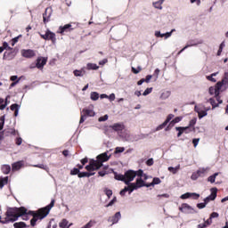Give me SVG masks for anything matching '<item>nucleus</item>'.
Instances as JSON below:
<instances>
[{
	"instance_id": "f257e3e1",
	"label": "nucleus",
	"mask_w": 228,
	"mask_h": 228,
	"mask_svg": "<svg viewBox=\"0 0 228 228\" xmlns=\"http://www.w3.org/2000/svg\"><path fill=\"white\" fill-rule=\"evenodd\" d=\"M56 200H52L51 203L47 205L45 208H41L36 211L33 210H28L25 207H20V209H23V214L20 216L22 220L28 221L29 220V216H33L30 220V225L31 227H35L37 225V222L38 220H44L51 213V209L54 208V203Z\"/></svg>"
},
{
	"instance_id": "72a5a7b5",
	"label": "nucleus",
	"mask_w": 228,
	"mask_h": 228,
	"mask_svg": "<svg viewBox=\"0 0 228 228\" xmlns=\"http://www.w3.org/2000/svg\"><path fill=\"white\" fill-rule=\"evenodd\" d=\"M74 76H76V77H83L84 74H83V70H78V69H75L73 71Z\"/></svg>"
},
{
	"instance_id": "680f3d73",
	"label": "nucleus",
	"mask_w": 228,
	"mask_h": 228,
	"mask_svg": "<svg viewBox=\"0 0 228 228\" xmlns=\"http://www.w3.org/2000/svg\"><path fill=\"white\" fill-rule=\"evenodd\" d=\"M108 120V115L99 118V122H106Z\"/></svg>"
},
{
	"instance_id": "9b49d317",
	"label": "nucleus",
	"mask_w": 228,
	"mask_h": 228,
	"mask_svg": "<svg viewBox=\"0 0 228 228\" xmlns=\"http://www.w3.org/2000/svg\"><path fill=\"white\" fill-rule=\"evenodd\" d=\"M73 30L74 28H72V24L69 23L64 26H61L57 33H60V35H65V33H70V31Z\"/></svg>"
},
{
	"instance_id": "338daca9",
	"label": "nucleus",
	"mask_w": 228,
	"mask_h": 228,
	"mask_svg": "<svg viewBox=\"0 0 228 228\" xmlns=\"http://www.w3.org/2000/svg\"><path fill=\"white\" fill-rule=\"evenodd\" d=\"M80 162L84 166L86 165V163H88V158L86 157L85 159H82Z\"/></svg>"
},
{
	"instance_id": "4d7b16f0",
	"label": "nucleus",
	"mask_w": 228,
	"mask_h": 228,
	"mask_svg": "<svg viewBox=\"0 0 228 228\" xmlns=\"http://www.w3.org/2000/svg\"><path fill=\"white\" fill-rule=\"evenodd\" d=\"M174 31H175V29H172L170 32L165 33V38H170V37H172V33H174Z\"/></svg>"
},
{
	"instance_id": "09e8293b",
	"label": "nucleus",
	"mask_w": 228,
	"mask_h": 228,
	"mask_svg": "<svg viewBox=\"0 0 228 228\" xmlns=\"http://www.w3.org/2000/svg\"><path fill=\"white\" fill-rule=\"evenodd\" d=\"M78 177L81 179L83 177H89L88 176V172H81L78 174Z\"/></svg>"
},
{
	"instance_id": "c9c22d12",
	"label": "nucleus",
	"mask_w": 228,
	"mask_h": 228,
	"mask_svg": "<svg viewBox=\"0 0 228 228\" xmlns=\"http://www.w3.org/2000/svg\"><path fill=\"white\" fill-rule=\"evenodd\" d=\"M104 193L105 195H107L108 199H111V195H113V191L107 188L104 190Z\"/></svg>"
},
{
	"instance_id": "aec40b11",
	"label": "nucleus",
	"mask_w": 228,
	"mask_h": 228,
	"mask_svg": "<svg viewBox=\"0 0 228 228\" xmlns=\"http://www.w3.org/2000/svg\"><path fill=\"white\" fill-rule=\"evenodd\" d=\"M188 129H190V126H176L175 130L178 131L177 137H181L184 131H188Z\"/></svg>"
},
{
	"instance_id": "e2e57ef3",
	"label": "nucleus",
	"mask_w": 228,
	"mask_h": 228,
	"mask_svg": "<svg viewBox=\"0 0 228 228\" xmlns=\"http://www.w3.org/2000/svg\"><path fill=\"white\" fill-rule=\"evenodd\" d=\"M206 224V227H208V225H211V224H213V219L212 218H208L205 223H203Z\"/></svg>"
},
{
	"instance_id": "423d86ee",
	"label": "nucleus",
	"mask_w": 228,
	"mask_h": 228,
	"mask_svg": "<svg viewBox=\"0 0 228 228\" xmlns=\"http://www.w3.org/2000/svg\"><path fill=\"white\" fill-rule=\"evenodd\" d=\"M228 85V73H224V77L222 81L217 82L216 87H209L208 92L210 95H220V90H222L223 86H227Z\"/></svg>"
},
{
	"instance_id": "f3484780",
	"label": "nucleus",
	"mask_w": 228,
	"mask_h": 228,
	"mask_svg": "<svg viewBox=\"0 0 228 228\" xmlns=\"http://www.w3.org/2000/svg\"><path fill=\"white\" fill-rule=\"evenodd\" d=\"M179 211L182 213H191L193 211V208L188 205V203H183L181 207H179Z\"/></svg>"
},
{
	"instance_id": "6e6552de",
	"label": "nucleus",
	"mask_w": 228,
	"mask_h": 228,
	"mask_svg": "<svg viewBox=\"0 0 228 228\" xmlns=\"http://www.w3.org/2000/svg\"><path fill=\"white\" fill-rule=\"evenodd\" d=\"M86 117H95V112L90 109H83L79 124H83L86 120Z\"/></svg>"
},
{
	"instance_id": "de8ad7c7",
	"label": "nucleus",
	"mask_w": 228,
	"mask_h": 228,
	"mask_svg": "<svg viewBox=\"0 0 228 228\" xmlns=\"http://www.w3.org/2000/svg\"><path fill=\"white\" fill-rule=\"evenodd\" d=\"M152 93V87H148L145 89V91L142 93V95H149V94Z\"/></svg>"
},
{
	"instance_id": "774afa93",
	"label": "nucleus",
	"mask_w": 228,
	"mask_h": 228,
	"mask_svg": "<svg viewBox=\"0 0 228 228\" xmlns=\"http://www.w3.org/2000/svg\"><path fill=\"white\" fill-rule=\"evenodd\" d=\"M172 127H174V126H171V125H170V123H169L167 126H166L164 127V129H165L166 132H167V131H171V130H172Z\"/></svg>"
},
{
	"instance_id": "0e129e2a",
	"label": "nucleus",
	"mask_w": 228,
	"mask_h": 228,
	"mask_svg": "<svg viewBox=\"0 0 228 228\" xmlns=\"http://www.w3.org/2000/svg\"><path fill=\"white\" fill-rule=\"evenodd\" d=\"M151 79H152V76L151 75H147L146 78H144V83H150Z\"/></svg>"
},
{
	"instance_id": "052dcab7",
	"label": "nucleus",
	"mask_w": 228,
	"mask_h": 228,
	"mask_svg": "<svg viewBox=\"0 0 228 228\" xmlns=\"http://www.w3.org/2000/svg\"><path fill=\"white\" fill-rule=\"evenodd\" d=\"M206 203H198L197 204V208H199V209H204V208H206Z\"/></svg>"
},
{
	"instance_id": "58836bf2",
	"label": "nucleus",
	"mask_w": 228,
	"mask_h": 228,
	"mask_svg": "<svg viewBox=\"0 0 228 228\" xmlns=\"http://www.w3.org/2000/svg\"><path fill=\"white\" fill-rule=\"evenodd\" d=\"M132 72L133 74H140V72H142V67H137V69L134 67H132Z\"/></svg>"
},
{
	"instance_id": "0eeeda50",
	"label": "nucleus",
	"mask_w": 228,
	"mask_h": 228,
	"mask_svg": "<svg viewBox=\"0 0 228 228\" xmlns=\"http://www.w3.org/2000/svg\"><path fill=\"white\" fill-rule=\"evenodd\" d=\"M39 36L43 40H50L52 44H56V34L49 29L45 31V34L39 33Z\"/></svg>"
},
{
	"instance_id": "f03ea898",
	"label": "nucleus",
	"mask_w": 228,
	"mask_h": 228,
	"mask_svg": "<svg viewBox=\"0 0 228 228\" xmlns=\"http://www.w3.org/2000/svg\"><path fill=\"white\" fill-rule=\"evenodd\" d=\"M24 215V209L17 207L8 208L6 212L4 213V217L1 220L0 216V224H13V222H17L20 216Z\"/></svg>"
},
{
	"instance_id": "864d4df0",
	"label": "nucleus",
	"mask_w": 228,
	"mask_h": 228,
	"mask_svg": "<svg viewBox=\"0 0 228 228\" xmlns=\"http://www.w3.org/2000/svg\"><path fill=\"white\" fill-rule=\"evenodd\" d=\"M220 216V215L217 212H213L210 214V218H218Z\"/></svg>"
},
{
	"instance_id": "8fccbe9b",
	"label": "nucleus",
	"mask_w": 228,
	"mask_h": 228,
	"mask_svg": "<svg viewBox=\"0 0 228 228\" xmlns=\"http://www.w3.org/2000/svg\"><path fill=\"white\" fill-rule=\"evenodd\" d=\"M177 170H179L178 167H168V171L172 172V174H177Z\"/></svg>"
},
{
	"instance_id": "5701e85b",
	"label": "nucleus",
	"mask_w": 228,
	"mask_h": 228,
	"mask_svg": "<svg viewBox=\"0 0 228 228\" xmlns=\"http://www.w3.org/2000/svg\"><path fill=\"white\" fill-rule=\"evenodd\" d=\"M20 108V106L17 103H13L11 105L10 109H11V111H14V117H18Z\"/></svg>"
},
{
	"instance_id": "7ed1b4c3",
	"label": "nucleus",
	"mask_w": 228,
	"mask_h": 228,
	"mask_svg": "<svg viewBox=\"0 0 228 228\" xmlns=\"http://www.w3.org/2000/svg\"><path fill=\"white\" fill-rule=\"evenodd\" d=\"M106 161H110V156H108L107 152L102 153L96 157V160L94 159L89 160V165L86 166V170H87V172L99 170Z\"/></svg>"
},
{
	"instance_id": "3c124183",
	"label": "nucleus",
	"mask_w": 228,
	"mask_h": 228,
	"mask_svg": "<svg viewBox=\"0 0 228 228\" xmlns=\"http://www.w3.org/2000/svg\"><path fill=\"white\" fill-rule=\"evenodd\" d=\"M146 165L148 167H152L154 165V159H149L147 161H146Z\"/></svg>"
},
{
	"instance_id": "20e7f679",
	"label": "nucleus",
	"mask_w": 228,
	"mask_h": 228,
	"mask_svg": "<svg viewBox=\"0 0 228 228\" xmlns=\"http://www.w3.org/2000/svg\"><path fill=\"white\" fill-rule=\"evenodd\" d=\"M134 177H136V173L134 170H127L125 172V175L118 174L114 172V178L116 181H122L125 184H129V183H133L134 181Z\"/></svg>"
},
{
	"instance_id": "2f4dec72",
	"label": "nucleus",
	"mask_w": 228,
	"mask_h": 228,
	"mask_svg": "<svg viewBox=\"0 0 228 228\" xmlns=\"http://www.w3.org/2000/svg\"><path fill=\"white\" fill-rule=\"evenodd\" d=\"M208 116V111L207 110H200L198 111V117L199 118H204V117Z\"/></svg>"
},
{
	"instance_id": "bf43d9fd",
	"label": "nucleus",
	"mask_w": 228,
	"mask_h": 228,
	"mask_svg": "<svg viewBox=\"0 0 228 228\" xmlns=\"http://www.w3.org/2000/svg\"><path fill=\"white\" fill-rule=\"evenodd\" d=\"M0 182L4 183V184H8V176L0 178Z\"/></svg>"
},
{
	"instance_id": "b1692460",
	"label": "nucleus",
	"mask_w": 228,
	"mask_h": 228,
	"mask_svg": "<svg viewBox=\"0 0 228 228\" xmlns=\"http://www.w3.org/2000/svg\"><path fill=\"white\" fill-rule=\"evenodd\" d=\"M125 189L126 190V191H128L129 194L133 193L134 190H137L136 185H134V183H129V184H126Z\"/></svg>"
},
{
	"instance_id": "7c9ffc66",
	"label": "nucleus",
	"mask_w": 228,
	"mask_h": 228,
	"mask_svg": "<svg viewBox=\"0 0 228 228\" xmlns=\"http://www.w3.org/2000/svg\"><path fill=\"white\" fill-rule=\"evenodd\" d=\"M69 225V221L67 219H62L61 222L59 224L61 228H66Z\"/></svg>"
},
{
	"instance_id": "dca6fc26",
	"label": "nucleus",
	"mask_w": 228,
	"mask_h": 228,
	"mask_svg": "<svg viewBox=\"0 0 228 228\" xmlns=\"http://www.w3.org/2000/svg\"><path fill=\"white\" fill-rule=\"evenodd\" d=\"M23 167H24V161L20 160V161L14 162L12 164V171L17 172L20 170V168H22Z\"/></svg>"
},
{
	"instance_id": "c85d7f7f",
	"label": "nucleus",
	"mask_w": 228,
	"mask_h": 228,
	"mask_svg": "<svg viewBox=\"0 0 228 228\" xmlns=\"http://www.w3.org/2000/svg\"><path fill=\"white\" fill-rule=\"evenodd\" d=\"M217 175H218V173H215L214 175H210V176L208 178V183H215V181H216Z\"/></svg>"
},
{
	"instance_id": "39448f33",
	"label": "nucleus",
	"mask_w": 228,
	"mask_h": 228,
	"mask_svg": "<svg viewBox=\"0 0 228 228\" xmlns=\"http://www.w3.org/2000/svg\"><path fill=\"white\" fill-rule=\"evenodd\" d=\"M174 114H169L167 115L166 120L160 124L159 126H158L156 127V131H161V129H165V127H167V126H168V124L174 127V126H175V124H179V122H181V120H183L182 117H176L174 118ZM172 118H174L172 120Z\"/></svg>"
},
{
	"instance_id": "bb28decb",
	"label": "nucleus",
	"mask_w": 228,
	"mask_h": 228,
	"mask_svg": "<svg viewBox=\"0 0 228 228\" xmlns=\"http://www.w3.org/2000/svg\"><path fill=\"white\" fill-rule=\"evenodd\" d=\"M86 67H87V70H98L99 69V66L95 63H87L86 64Z\"/></svg>"
},
{
	"instance_id": "a211bd4d",
	"label": "nucleus",
	"mask_w": 228,
	"mask_h": 228,
	"mask_svg": "<svg viewBox=\"0 0 228 228\" xmlns=\"http://www.w3.org/2000/svg\"><path fill=\"white\" fill-rule=\"evenodd\" d=\"M15 56V52L13 50H9V52H4V60H12Z\"/></svg>"
},
{
	"instance_id": "1a4fd4ad",
	"label": "nucleus",
	"mask_w": 228,
	"mask_h": 228,
	"mask_svg": "<svg viewBox=\"0 0 228 228\" xmlns=\"http://www.w3.org/2000/svg\"><path fill=\"white\" fill-rule=\"evenodd\" d=\"M208 174V169L206 168H200L198 171L192 173L191 179L192 181H197L199 177H204Z\"/></svg>"
},
{
	"instance_id": "f704fd0d",
	"label": "nucleus",
	"mask_w": 228,
	"mask_h": 228,
	"mask_svg": "<svg viewBox=\"0 0 228 228\" xmlns=\"http://www.w3.org/2000/svg\"><path fill=\"white\" fill-rule=\"evenodd\" d=\"M35 168H41L42 170H49V167L44 164L34 165Z\"/></svg>"
},
{
	"instance_id": "f8f14e48",
	"label": "nucleus",
	"mask_w": 228,
	"mask_h": 228,
	"mask_svg": "<svg viewBox=\"0 0 228 228\" xmlns=\"http://www.w3.org/2000/svg\"><path fill=\"white\" fill-rule=\"evenodd\" d=\"M51 15H53V9L51 7H47L43 14L44 24H47V22L51 20Z\"/></svg>"
},
{
	"instance_id": "a878e982",
	"label": "nucleus",
	"mask_w": 228,
	"mask_h": 228,
	"mask_svg": "<svg viewBox=\"0 0 228 228\" xmlns=\"http://www.w3.org/2000/svg\"><path fill=\"white\" fill-rule=\"evenodd\" d=\"M14 228H28L29 225L26 224L24 222H18L13 224Z\"/></svg>"
},
{
	"instance_id": "4c0bfd02",
	"label": "nucleus",
	"mask_w": 228,
	"mask_h": 228,
	"mask_svg": "<svg viewBox=\"0 0 228 228\" xmlns=\"http://www.w3.org/2000/svg\"><path fill=\"white\" fill-rule=\"evenodd\" d=\"M126 151V148L124 147H117L115 149L114 154H120L121 152H124Z\"/></svg>"
},
{
	"instance_id": "9d476101",
	"label": "nucleus",
	"mask_w": 228,
	"mask_h": 228,
	"mask_svg": "<svg viewBox=\"0 0 228 228\" xmlns=\"http://www.w3.org/2000/svg\"><path fill=\"white\" fill-rule=\"evenodd\" d=\"M45 65H47V57H37L35 67L42 70Z\"/></svg>"
},
{
	"instance_id": "cd10ccee",
	"label": "nucleus",
	"mask_w": 228,
	"mask_h": 228,
	"mask_svg": "<svg viewBox=\"0 0 228 228\" xmlns=\"http://www.w3.org/2000/svg\"><path fill=\"white\" fill-rule=\"evenodd\" d=\"M165 0H159L158 2L153 3V6L154 8H157V10H162L163 6H161V4H163Z\"/></svg>"
},
{
	"instance_id": "37998d69",
	"label": "nucleus",
	"mask_w": 228,
	"mask_h": 228,
	"mask_svg": "<svg viewBox=\"0 0 228 228\" xmlns=\"http://www.w3.org/2000/svg\"><path fill=\"white\" fill-rule=\"evenodd\" d=\"M134 173H135V177H136V175H137V177H143V170H142V169H139V170H137V171H134Z\"/></svg>"
},
{
	"instance_id": "4be33fe9",
	"label": "nucleus",
	"mask_w": 228,
	"mask_h": 228,
	"mask_svg": "<svg viewBox=\"0 0 228 228\" xmlns=\"http://www.w3.org/2000/svg\"><path fill=\"white\" fill-rule=\"evenodd\" d=\"M134 184L136 187V189L138 190V188H143V186H145V182L142 178H137L136 182L134 183Z\"/></svg>"
},
{
	"instance_id": "c03bdc74",
	"label": "nucleus",
	"mask_w": 228,
	"mask_h": 228,
	"mask_svg": "<svg viewBox=\"0 0 228 228\" xmlns=\"http://www.w3.org/2000/svg\"><path fill=\"white\" fill-rule=\"evenodd\" d=\"M2 48H3L4 50V49H7V51H13V48L10 47L6 42H4V43H3Z\"/></svg>"
},
{
	"instance_id": "5fc2aeb1",
	"label": "nucleus",
	"mask_w": 228,
	"mask_h": 228,
	"mask_svg": "<svg viewBox=\"0 0 228 228\" xmlns=\"http://www.w3.org/2000/svg\"><path fill=\"white\" fill-rule=\"evenodd\" d=\"M215 98H216V101H217V104H222L224 102L222 99H220V94H216Z\"/></svg>"
},
{
	"instance_id": "6e6d98bb",
	"label": "nucleus",
	"mask_w": 228,
	"mask_h": 228,
	"mask_svg": "<svg viewBox=\"0 0 228 228\" xmlns=\"http://www.w3.org/2000/svg\"><path fill=\"white\" fill-rule=\"evenodd\" d=\"M199 142H200V138H195L192 140V143L194 147H197L199 145Z\"/></svg>"
},
{
	"instance_id": "79ce46f5",
	"label": "nucleus",
	"mask_w": 228,
	"mask_h": 228,
	"mask_svg": "<svg viewBox=\"0 0 228 228\" xmlns=\"http://www.w3.org/2000/svg\"><path fill=\"white\" fill-rule=\"evenodd\" d=\"M115 202H117V197H114L110 202L109 204H107L105 206V208H110V206H113V204H115Z\"/></svg>"
},
{
	"instance_id": "a19ab883",
	"label": "nucleus",
	"mask_w": 228,
	"mask_h": 228,
	"mask_svg": "<svg viewBox=\"0 0 228 228\" xmlns=\"http://www.w3.org/2000/svg\"><path fill=\"white\" fill-rule=\"evenodd\" d=\"M151 183H153V186L155 184H161V179H159V177H154Z\"/></svg>"
},
{
	"instance_id": "69168bd1",
	"label": "nucleus",
	"mask_w": 228,
	"mask_h": 228,
	"mask_svg": "<svg viewBox=\"0 0 228 228\" xmlns=\"http://www.w3.org/2000/svg\"><path fill=\"white\" fill-rule=\"evenodd\" d=\"M106 174H108V172H106L104 169L98 172V175H100V177H104Z\"/></svg>"
},
{
	"instance_id": "473e14b6",
	"label": "nucleus",
	"mask_w": 228,
	"mask_h": 228,
	"mask_svg": "<svg viewBox=\"0 0 228 228\" xmlns=\"http://www.w3.org/2000/svg\"><path fill=\"white\" fill-rule=\"evenodd\" d=\"M81 171H79L78 168L74 167L73 169H71L70 171V175H77V177H79V174Z\"/></svg>"
},
{
	"instance_id": "ea45409f",
	"label": "nucleus",
	"mask_w": 228,
	"mask_h": 228,
	"mask_svg": "<svg viewBox=\"0 0 228 228\" xmlns=\"http://www.w3.org/2000/svg\"><path fill=\"white\" fill-rule=\"evenodd\" d=\"M214 76H216V73H213V74H211V76H208L207 77V79L208 80V81H212V83H216V79H215L213 77Z\"/></svg>"
},
{
	"instance_id": "c756f323",
	"label": "nucleus",
	"mask_w": 228,
	"mask_h": 228,
	"mask_svg": "<svg viewBox=\"0 0 228 228\" xmlns=\"http://www.w3.org/2000/svg\"><path fill=\"white\" fill-rule=\"evenodd\" d=\"M91 100L92 101H98L99 100V93L92 92L91 93Z\"/></svg>"
},
{
	"instance_id": "ddd939ff",
	"label": "nucleus",
	"mask_w": 228,
	"mask_h": 228,
	"mask_svg": "<svg viewBox=\"0 0 228 228\" xmlns=\"http://www.w3.org/2000/svg\"><path fill=\"white\" fill-rule=\"evenodd\" d=\"M21 56H23V58L31 59L37 56V53L35 52V50L32 49L22 50Z\"/></svg>"
},
{
	"instance_id": "4468645a",
	"label": "nucleus",
	"mask_w": 228,
	"mask_h": 228,
	"mask_svg": "<svg viewBox=\"0 0 228 228\" xmlns=\"http://www.w3.org/2000/svg\"><path fill=\"white\" fill-rule=\"evenodd\" d=\"M122 218V215L120 212H117L113 216L109 217L108 222H110L112 225L115 224H118V220Z\"/></svg>"
},
{
	"instance_id": "412c9836",
	"label": "nucleus",
	"mask_w": 228,
	"mask_h": 228,
	"mask_svg": "<svg viewBox=\"0 0 228 228\" xmlns=\"http://www.w3.org/2000/svg\"><path fill=\"white\" fill-rule=\"evenodd\" d=\"M211 194L209 196H208V198L210 200H215V199H216V193H218V189L216 187H214L212 189H210Z\"/></svg>"
},
{
	"instance_id": "e433bc0d",
	"label": "nucleus",
	"mask_w": 228,
	"mask_h": 228,
	"mask_svg": "<svg viewBox=\"0 0 228 228\" xmlns=\"http://www.w3.org/2000/svg\"><path fill=\"white\" fill-rule=\"evenodd\" d=\"M209 102L213 109L218 108V103H216V101H215L214 98H210Z\"/></svg>"
},
{
	"instance_id": "13d9d810",
	"label": "nucleus",
	"mask_w": 228,
	"mask_h": 228,
	"mask_svg": "<svg viewBox=\"0 0 228 228\" xmlns=\"http://www.w3.org/2000/svg\"><path fill=\"white\" fill-rule=\"evenodd\" d=\"M16 145H22V139L20 137H17L15 140Z\"/></svg>"
},
{
	"instance_id": "6ab92c4d",
	"label": "nucleus",
	"mask_w": 228,
	"mask_h": 228,
	"mask_svg": "<svg viewBox=\"0 0 228 228\" xmlns=\"http://www.w3.org/2000/svg\"><path fill=\"white\" fill-rule=\"evenodd\" d=\"M111 129H113V131L118 132V131H124L125 126L122 124L119 123H115L114 125L110 126Z\"/></svg>"
},
{
	"instance_id": "49530a36",
	"label": "nucleus",
	"mask_w": 228,
	"mask_h": 228,
	"mask_svg": "<svg viewBox=\"0 0 228 228\" xmlns=\"http://www.w3.org/2000/svg\"><path fill=\"white\" fill-rule=\"evenodd\" d=\"M8 97L10 96H7L6 99H5V102L4 103H2V105H0V110H3L6 108V106H8Z\"/></svg>"
},
{
	"instance_id": "393cba45",
	"label": "nucleus",
	"mask_w": 228,
	"mask_h": 228,
	"mask_svg": "<svg viewBox=\"0 0 228 228\" xmlns=\"http://www.w3.org/2000/svg\"><path fill=\"white\" fill-rule=\"evenodd\" d=\"M1 170L3 174H4L5 175H8V174L12 172V167H10V165H3L1 167Z\"/></svg>"
},
{
	"instance_id": "603ef678",
	"label": "nucleus",
	"mask_w": 228,
	"mask_h": 228,
	"mask_svg": "<svg viewBox=\"0 0 228 228\" xmlns=\"http://www.w3.org/2000/svg\"><path fill=\"white\" fill-rule=\"evenodd\" d=\"M159 199L164 198V199H168L170 195L168 193H164V194H159L157 196Z\"/></svg>"
},
{
	"instance_id": "2eb2a0df",
	"label": "nucleus",
	"mask_w": 228,
	"mask_h": 228,
	"mask_svg": "<svg viewBox=\"0 0 228 228\" xmlns=\"http://www.w3.org/2000/svg\"><path fill=\"white\" fill-rule=\"evenodd\" d=\"M194 199V200H198V199H200V194L195 193V192H187L183 194L180 199L185 200V199H190L191 198Z\"/></svg>"
},
{
	"instance_id": "a18cd8bd",
	"label": "nucleus",
	"mask_w": 228,
	"mask_h": 228,
	"mask_svg": "<svg viewBox=\"0 0 228 228\" xmlns=\"http://www.w3.org/2000/svg\"><path fill=\"white\" fill-rule=\"evenodd\" d=\"M196 124H197V119L193 118L190 121L188 127L190 128L194 127Z\"/></svg>"
}]
</instances>
